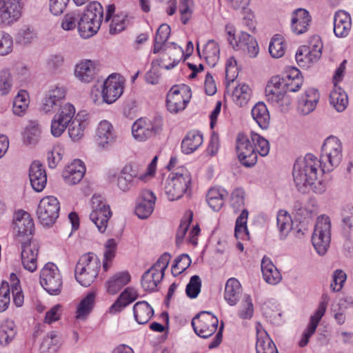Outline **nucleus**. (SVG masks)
Wrapping results in <instances>:
<instances>
[{
    "label": "nucleus",
    "instance_id": "nucleus-1",
    "mask_svg": "<svg viewBox=\"0 0 353 353\" xmlns=\"http://www.w3.org/2000/svg\"><path fill=\"white\" fill-rule=\"evenodd\" d=\"M320 168L319 159L312 154H307L303 159L296 160L294 165V181L300 192H305L308 188L317 194H322L326 185L322 181H317Z\"/></svg>",
    "mask_w": 353,
    "mask_h": 353
},
{
    "label": "nucleus",
    "instance_id": "nucleus-2",
    "mask_svg": "<svg viewBox=\"0 0 353 353\" xmlns=\"http://www.w3.org/2000/svg\"><path fill=\"white\" fill-rule=\"evenodd\" d=\"M236 150L240 162L246 167H251L257 161V154L262 157L268 154L270 144L259 134L251 132L250 137L244 134H238Z\"/></svg>",
    "mask_w": 353,
    "mask_h": 353
},
{
    "label": "nucleus",
    "instance_id": "nucleus-3",
    "mask_svg": "<svg viewBox=\"0 0 353 353\" xmlns=\"http://www.w3.org/2000/svg\"><path fill=\"white\" fill-rule=\"evenodd\" d=\"M103 16L101 5L97 1L89 3L82 14H79L78 32L81 37L88 39L99 30Z\"/></svg>",
    "mask_w": 353,
    "mask_h": 353
},
{
    "label": "nucleus",
    "instance_id": "nucleus-4",
    "mask_svg": "<svg viewBox=\"0 0 353 353\" xmlns=\"http://www.w3.org/2000/svg\"><path fill=\"white\" fill-rule=\"evenodd\" d=\"M192 177L189 171L184 167L178 168L171 172L164 184V192L170 201L181 199L190 190Z\"/></svg>",
    "mask_w": 353,
    "mask_h": 353
},
{
    "label": "nucleus",
    "instance_id": "nucleus-5",
    "mask_svg": "<svg viewBox=\"0 0 353 353\" xmlns=\"http://www.w3.org/2000/svg\"><path fill=\"white\" fill-rule=\"evenodd\" d=\"M158 157L155 156L148 166L147 171L140 174L136 165L127 164L121 170L117 178V186L123 192L128 191L139 181L145 182L148 178L154 175Z\"/></svg>",
    "mask_w": 353,
    "mask_h": 353
},
{
    "label": "nucleus",
    "instance_id": "nucleus-6",
    "mask_svg": "<svg viewBox=\"0 0 353 353\" xmlns=\"http://www.w3.org/2000/svg\"><path fill=\"white\" fill-rule=\"evenodd\" d=\"M343 159V145L334 136L327 137L321 148L320 168L322 172H330L338 167Z\"/></svg>",
    "mask_w": 353,
    "mask_h": 353
},
{
    "label": "nucleus",
    "instance_id": "nucleus-7",
    "mask_svg": "<svg viewBox=\"0 0 353 353\" xmlns=\"http://www.w3.org/2000/svg\"><path fill=\"white\" fill-rule=\"evenodd\" d=\"M101 269V261L93 253L82 255L75 268V279L82 286H90L96 279Z\"/></svg>",
    "mask_w": 353,
    "mask_h": 353
},
{
    "label": "nucleus",
    "instance_id": "nucleus-8",
    "mask_svg": "<svg viewBox=\"0 0 353 353\" xmlns=\"http://www.w3.org/2000/svg\"><path fill=\"white\" fill-rule=\"evenodd\" d=\"M267 101L282 112L287 111L291 104L286 92L284 79L279 76L272 77L268 82L265 90Z\"/></svg>",
    "mask_w": 353,
    "mask_h": 353
},
{
    "label": "nucleus",
    "instance_id": "nucleus-9",
    "mask_svg": "<svg viewBox=\"0 0 353 353\" xmlns=\"http://www.w3.org/2000/svg\"><path fill=\"white\" fill-rule=\"evenodd\" d=\"M170 259V254L164 253L149 270L144 272L141 278V286L145 291L156 290L164 277L165 270L167 269Z\"/></svg>",
    "mask_w": 353,
    "mask_h": 353
},
{
    "label": "nucleus",
    "instance_id": "nucleus-10",
    "mask_svg": "<svg viewBox=\"0 0 353 353\" xmlns=\"http://www.w3.org/2000/svg\"><path fill=\"white\" fill-rule=\"evenodd\" d=\"M162 128L163 121L161 117H155L153 119L140 118L132 124V134L136 140L145 141L160 134Z\"/></svg>",
    "mask_w": 353,
    "mask_h": 353
},
{
    "label": "nucleus",
    "instance_id": "nucleus-11",
    "mask_svg": "<svg viewBox=\"0 0 353 353\" xmlns=\"http://www.w3.org/2000/svg\"><path fill=\"white\" fill-rule=\"evenodd\" d=\"M331 222L328 216H319L315 225L312 241L316 252L320 255H324L330 243Z\"/></svg>",
    "mask_w": 353,
    "mask_h": 353
},
{
    "label": "nucleus",
    "instance_id": "nucleus-12",
    "mask_svg": "<svg viewBox=\"0 0 353 353\" xmlns=\"http://www.w3.org/2000/svg\"><path fill=\"white\" fill-rule=\"evenodd\" d=\"M124 88V80L117 74H110L103 82L101 91L102 99L100 100L97 96L93 97L96 104L106 103L111 104L117 101L123 94Z\"/></svg>",
    "mask_w": 353,
    "mask_h": 353
},
{
    "label": "nucleus",
    "instance_id": "nucleus-13",
    "mask_svg": "<svg viewBox=\"0 0 353 353\" xmlns=\"http://www.w3.org/2000/svg\"><path fill=\"white\" fill-rule=\"evenodd\" d=\"M40 283L50 294L57 295L61 292L63 284L62 276L55 264L48 263L41 269Z\"/></svg>",
    "mask_w": 353,
    "mask_h": 353
},
{
    "label": "nucleus",
    "instance_id": "nucleus-14",
    "mask_svg": "<svg viewBox=\"0 0 353 353\" xmlns=\"http://www.w3.org/2000/svg\"><path fill=\"white\" fill-rule=\"evenodd\" d=\"M59 210L60 203L55 196H45L41 199L38 205L37 219L43 225L51 226L59 217Z\"/></svg>",
    "mask_w": 353,
    "mask_h": 353
},
{
    "label": "nucleus",
    "instance_id": "nucleus-15",
    "mask_svg": "<svg viewBox=\"0 0 353 353\" xmlns=\"http://www.w3.org/2000/svg\"><path fill=\"white\" fill-rule=\"evenodd\" d=\"M92 212L90 219L100 232L105 231L108 222L112 216L109 205L100 195H94L91 199Z\"/></svg>",
    "mask_w": 353,
    "mask_h": 353
},
{
    "label": "nucleus",
    "instance_id": "nucleus-16",
    "mask_svg": "<svg viewBox=\"0 0 353 353\" xmlns=\"http://www.w3.org/2000/svg\"><path fill=\"white\" fill-rule=\"evenodd\" d=\"M76 109L70 103H63L58 109L51 122V133L59 137L75 117Z\"/></svg>",
    "mask_w": 353,
    "mask_h": 353
},
{
    "label": "nucleus",
    "instance_id": "nucleus-17",
    "mask_svg": "<svg viewBox=\"0 0 353 353\" xmlns=\"http://www.w3.org/2000/svg\"><path fill=\"white\" fill-rule=\"evenodd\" d=\"M219 319L210 312L203 311L192 320L195 333L201 338L211 336L217 330Z\"/></svg>",
    "mask_w": 353,
    "mask_h": 353
},
{
    "label": "nucleus",
    "instance_id": "nucleus-18",
    "mask_svg": "<svg viewBox=\"0 0 353 353\" xmlns=\"http://www.w3.org/2000/svg\"><path fill=\"white\" fill-rule=\"evenodd\" d=\"M190 96V89L188 86H173L167 94L168 110L173 113L184 110Z\"/></svg>",
    "mask_w": 353,
    "mask_h": 353
},
{
    "label": "nucleus",
    "instance_id": "nucleus-19",
    "mask_svg": "<svg viewBox=\"0 0 353 353\" xmlns=\"http://www.w3.org/2000/svg\"><path fill=\"white\" fill-rule=\"evenodd\" d=\"M39 250V243L36 241L21 242V259L23 268L30 272L37 269V258Z\"/></svg>",
    "mask_w": 353,
    "mask_h": 353
},
{
    "label": "nucleus",
    "instance_id": "nucleus-20",
    "mask_svg": "<svg viewBox=\"0 0 353 353\" xmlns=\"http://www.w3.org/2000/svg\"><path fill=\"white\" fill-rule=\"evenodd\" d=\"M330 298L328 295L323 294L322 295L321 301L319 304L317 310L314 314L311 316L307 327L303 334L302 339L299 341V344L300 347H305L308 343L310 338L315 332L319 321L325 313Z\"/></svg>",
    "mask_w": 353,
    "mask_h": 353
},
{
    "label": "nucleus",
    "instance_id": "nucleus-21",
    "mask_svg": "<svg viewBox=\"0 0 353 353\" xmlns=\"http://www.w3.org/2000/svg\"><path fill=\"white\" fill-rule=\"evenodd\" d=\"M330 298L328 295L323 294L322 295L321 301L319 304L317 310L314 314L311 316L307 327L303 334L302 339L299 341V344L300 347H305L308 343L310 338L315 332L319 321L325 313Z\"/></svg>",
    "mask_w": 353,
    "mask_h": 353
},
{
    "label": "nucleus",
    "instance_id": "nucleus-22",
    "mask_svg": "<svg viewBox=\"0 0 353 353\" xmlns=\"http://www.w3.org/2000/svg\"><path fill=\"white\" fill-rule=\"evenodd\" d=\"M230 37L228 41L233 48L236 50H242L250 57H255L259 52L258 44L256 39L246 32H241L236 39L234 34L228 32Z\"/></svg>",
    "mask_w": 353,
    "mask_h": 353
},
{
    "label": "nucleus",
    "instance_id": "nucleus-23",
    "mask_svg": "<svg viewBox=\"0 0 353 353\" xmlns=\"http://www.w3.org/2000/svg\"><path fill=\"white\" fill-rule=\"evenodd\" d=\"M99 70V63L97 61L83 59L76 64L74 74L79 81L89 83L95 79Z\"/></svg>",
    "mask_w": 353,
    "mask_h": 353
},
{
    "label": "nucleus",
    "instance_id": "nucleus-24",
    "mask_svg": "<svg viewBox=\"0 0 353 353\" xmlns=\"http://www.w3.org/2000/svg\"><path fill=\"white\" fill-rule=\"evenodd\" d=\"M117 135L112 125L108 121L99 123L96 132V141L98 146L103 150L108 149L113 145Z\"/></svg>",
    "mask_w": 353,
    "mask_h": 353
},
{
    "label": "nucleus",
    "instance_id": "nucleus-25",
    "mask_svg": "<svg viewBox=\"0 0 353 353\" xmlns=\"http://www.w3.org/2000/svg\"><path fill=\"white\" fill-rule=\"evenodd\" d=\"M65 94L66 90L64 87L57 86L50 90L42 101V111L49 113L57 110V108H59L63 103Z\"/></svg>",
    "mask_w": 353,
    "mask_h": 353
},
{
    "label": "nucleus",
    "instance_id": "nucleus-26",
    "mask_svg": "<svg viewBox=\"0 0 353 353\" xmlns=\"http://www.w3.org/2000/svg\"><path fill=\"white\" fill-rule=\"evenodd\" d=\"M14 230L17 237H28L32 235L34 230V222L29 213L19 210L14 216Z\"/></svg>",
    "mask_w": 353,
    "mask_h": 353
},
{
    "label": "nucleus",
    "instance_id": "nucleus-27",
    "mask_svg": "<svg viewBox=\"0 0 353 353\" xmlns=\"http://www.w3.org/2000/svg\"><path fill=\"white\" fill-rule=\"evenodd\" d=\"M156 202L154 194L148 190H143L139 199L135 213L140 219L148 218L154 211Z\"/></svg>",
    "mask_w": 353,
    "mask_h": 353
},
{
    "label": "nucleus",
    "instance_id": "nucleus-28",
    "mask_svg": "<svg viewBox=\"0 0 353 353\" xmlns=\"http://www.w3.org/2000/svg\"><path fill=\"white\" fill-rule=\"evenodd\" d=\"M29 178L32 188L36 192L42 191L46 185L47 175L43 165L39 161H34L29 170Z\"/></svg>",
    "mask_w": 353,
    "mask_h": 353
},
{
    "label": "nucleus",
    "instance_id": "nucleus-29",
    "mask_svg": "<svg viewBox=\"0 0 353 353\" xmlns=\"http://www.w3.org/2000/svg\"><path fill=\"white\" fill-rule=\"evenodd\" d=\"M85 172V167L79 159L74 160L63 172L64 181L69 185L80 182Z\"/></svg>",
    "mask_w": 353,
    "mask_h": 353
},
{
    "label": "nucleus",
    "instance_id": "nucleus-30",
    "mask_svg": "<svg viewBox=\"0 0 353 353\" xmlns=\"http://www.w3.org/2000/svg\"><path fill=\"white\" fill-rule=\"evenodd\" d=\"M320 95L316 89L308 88L300 97L298 101V109L300 112L307 115L313 112L319 100Z\"/></svg>",
    "mask_w": 353,
    "mask_h": 353
},
{
    "label": "nucleus",
    "instance_id": "nucleus-31",
    "mask_svg": "<svg viewBox=\"0 0 353 353\" xmlns=\"http://www.w3.org/2000/svg\"><path fill=\"white\" fill-rule=\"evenodd\" d=\"M3 26H10L17 21L21 16L22 6L20 0H4Z\"/></svg>",
    "mask_w": 353,
    "mask_h": 353
},
{
    "label": "nucleus",
    "instance_id": "nucleus-32",
    "mask_svg": "<svg viewBox=\"0 0 353 353\" xmlns=\"http://www.w3.org/2000/svg\"><path fill=\"white\" fill-rule=\"evenodd\" d=\"M311 21L309 12L305 9H297L293 12L291 19V30L296 34L307 31Z\"/></svg>",
    "mask_w": 353,
    "mask_h": 353
},
{
    "label": "nucleus",
    "instance_id": "nucleus-33",
    "mask_svg": "<svg viewBox=\"0 0 353 353\" xmlns=\"http://www.w3.org/2000/svg\"><path fill=\"white\" fill-rule=\"evenodd\" d=\"M352 28L350 15L343 10L336 12L334 17V32L336 37H346Z\"/></svg>",
    "mask_w": 353,
    "mask_h": 353
},
{
    "label": "nucleus",
    "instance_id": "nucleus-34",
    "mask_svg": "<svg viewBox=\"0 0 353 353\" xmlns=\"http://www.w3.org/2000/svg\"><path fill=\"white\" fill-rule=\"evenodd\" d=\"M68 125V134L73 141L80 140L84 135V130L88 124L86 114L78 113Z\"/></svg>",
    "mask_w": 353,
    "mask_h": 353
},
{
    "label": "nucleus",
    "instance_id": "nucleus-35",
    "mask_svg": "<svg viewBox=\"0 0 353 353\" xmlns=\"http://www.w3.org/2000/svg\"><path fill=\"white\" fill-rule=\"evenodd\" d=\"M261 272L264 280L269 284L279 283L282 276L272 261L267 256H263L261 261Z\"/></svg>",
    "mask_w": 353,
    "mask_h": 353
},
{
    "label": "nucleus",
    "instance_id": "nucleus-36",
    "mask_svg": "<svg viewBox=\"0 0 353 353\" xmlns=\"http://www.w3.org/2000/svg\"><path fill=\"white\" fill-rule=\"evenodd\" d=\"M138 298L137 291L132 288H127L111 305L109 312L112 314L121 312L125 307Z\"/></svg>",
    "mask_w": 353,
    "mask_h": 353
},
{
    "label": "nucleus",
    "instance_id": "nucleus-37",
    "mask_svg": "<svg viewBox=\"0 0 353 353\" xmlns=\"http://www.w3.org/2000/svg\"><path fill=\"white\" fill-rule=\"evenodd\" d=\"M321 54V52L312 50L306 48V46H302L296 53V60L300 67L307 68L311 64L317 62Z\"/></svg>",
    "mask_w": 353,
    "mask_h": 353
},
{
    "label": "nucleus",
    "instance_id": "nucleus-38",
    "mask_svg": "<svg viewBox=\"0 0 353 353\" xmlns=\"http://www.w3.org/2000/svg\"><path fill=\"white\" fill-rule=\"evenodd\" d=\"M256 330V353H279L275 344L268 333L258 327Z\"/></svg>",
    "mask_w": 353,
    "mask_h": 353
},
{
    "label": "nucleus",
    "instance_id": "nucleus-39",
    "mask_svg": "<svg viewBox=\"0 0 353 353\" xmlns=\"http://www.w3.org/2000/svg\"><path fill=\"white\" fill-rule=\"evenodd\" d=\"M131 279L130 273L128 271H123L114 274L107 281V291L109 294H115L120 290L127 285Z\"/></svg>",
    "mask_w": 353,
    "mask_h": 353
},
{
    "label": "nucleus",
    "instance_id": "nucleus-40",
    "mask_svg": "<svg viewBox=\"0 0 353 353\" xmlns=\"http://www.w3.org/2000/svg\"><path fill=\"white\" fill-rule=\"evenodd\" d=\"M241 294V286L235 278L229 279L225 284L224 299L230 305H235Z\"/></svg>",
    "mask_w": 353,
    "mask_h": 353
},
{
    "label": "nucleus",
    "instance_id": "nucleus-41",
    "mask_svg": "<svg viewBox=\"0 0 353 353\" xmlns=\"http://www.w3.org/2000/svg\"><path fill=\"white\" fill-rule=\"evenodd\" d=\"M228 195V193L223 188H212L207 194V202L213 210L219 211L223 205Z\"/></svg>",
    "mask_w": 353,
    "mask_h": 353
},
{
    "label": "nucleus",
    "instance_id": "nucleus-42",
    "mask_svg": "<svg viewBox=\"0 0 353 353\" xmlns=\"http://www.w3.org/2000/svg\"><path fill=\"white\" fill-rule=\"evenodd\" d=\"M133 313L135 321L139 324L147 323L154 314L153 308L145 301L134 305Z\"/></svg>",
    "mask_w": 353,
    "mask_h": 353
},
{
    "label": "nucleus",
    "instance_id": "nucleus-43",
    "mask_svg": "<svg viewBox=\"0 0 353 353\" xmlns=\"http://www.w3.org/2000/svg\"><path fill=\"white\" fill-rule=\"evenodd\" d=\"M203 135L197 131L189 132L181 143L182 151L185 154H191L196 150L203 143Z\"/></svg>",
    "mask_w": 353,
    "mask_h": 353
},
{
    "label": "nucleus",
    "instance_id": "nucleus-44",
    "mask_svg": "<svg viewBox=\"0 0 353 353\" xmlns=\"http://www.w3.org/2000/svg\"><path fill=\"white\" fill-rule=\"evenodd\" d=\"M329 101L330 105L339 112L344 111L348 103L346 93L337 85H334L330 92Z\"/></svg>",
    "mask_w": 353,
    "mask_h": 353
},
{
    "label": "nucleus",
    "instance_id": "nucleus-45",
    "mask_svg": "<svg viewBox=\"0 0 353 353\" xmlns=\"http://www.w3.org/2000/svg\"><path fill=\"white\" fill-rule=\"evenodd\" d=\"M252 116L262 129H267L270 125L269 111L263 102L257 103L252 109Z\"/></svg>",
    "mask_w": 353,
    "mask_h": 353
},
{
    "label": "nucleus",
    "instance_id": "nucleus-46",
    "mask_svg": "<svg viewBox=\"0 0 353 353\" xmlns=\"http://www.w3.org/2000/svg\"><path fill=\"white\" fill-rule=\"evenodd\" d=\"M95 294L93 292L88 293L79 303L76 311V319L85 320L91 312L94 304Z\"/></svg>",
    "mask_w": 353,
    "mask_h": 353
},
{
    "label": "nucleus",
    "instance_id": "nucleus-47",
    "mask_svg": "<svg viewBox=\"0 0 353 353\" xmlns=\"http://www.w3.org/2000/svg\"><path fill=\"white\" fill-rule=\"evenodd\" d=\"M220 49L214 40L209 41L204 47L203 56L210 67H214L219 59Z\"/></svg>",
    "mask_w": 353,
    "mask_h": 353
},
{
    "label": "nucleus",
    "instance_id": "nucleus-48",
    "mask_svg": "<svg viewBox=\"0 0 353 353\" xmlns=\"http://www.w3.org/2000/svg\"><path fill=\"white\" fill-rule=\"evenodd\" d=\"M300 71L293 68L290 70V74H288L285 77H282L284 79V84L286 92L298 91L303 85V78L299 77Z\"/></svg>",
    "mask_w": 353,
    "mask_h": 353
},
{
    "label": "nucleus",
    "instance_id": "nucleus-49",
    "mask_svg": "<svg viewBox=\"0 0 353 353\" xmlns=\"http://www.w3.org/2000/svg\"><path fill=\"white\" fill-rule=\"evenodd\" d=\"M248 216V211L244 209L236 219L234 228V235L236 239L242 240H248L250 239L247 228Z\"/></svg>",
    "mask_w": 353,
    "mask_h": 353
},
{
    "label": "nucleus",
    "instance_id": "nucleus-50",
    "mask_svg": "<svg viewBox=\"0 0 353 353\" xmlns=\"http://www.w3.org/2000/svg\"><path fill=\"white\" fill-rule=\"evenodd\" d=\"M251 92L249 85L245 83L239 84L232 92V100L236 105L243 106L249 101Z\"/></svg>",
    "mask_w": 353,
    "mask_h": 353
},
{
    "label": "nucleus",
    "instance_id": "nucleus-51",
    "mask_svg": "<svg viewBox=\"0 0 353 353\" xmlns=\"http://www.w3.org/2000/svg\"><path fill=\"white\" fill-rule=\"evenodd\" d=\"M41 130L36 121H30L23 132V141L27 144H34L40 139Z\"/></svg>",
    "mask_w": 353,
    "mask_h": 353
},
{
    "label": "nucleus",
    "instance_id": "nucleus-52",
    "mask_svg": "<svg viewBox=\"0 0 353 353\" xmlns=\"http://www.w3.org/2000/svg\"><path fill=\"white\" fill-rule=\"evenodd\" d=\"M15 325L12 321H6L0 325V344L6 346L15 337Z\"/></svg>",
    "mask_w": 353,
    "mask_h": 353
},
{
    "label": "nucleus",
    "instance_id": "nucleus-53",
    "mask_svg": "<svg viewBox=\"0 0 353 353\" xmlns=\"http://www.w3.org/2000/svg\"><path fill=\"white\" fill-rule=\"evenodd\" d=\"M277 226L281 237L285 239L292 228V218L286 211L280 210L277 214Z\"/></svg>",
    "mask_w": 353,
    "mask_h": 353
},
{
    "label": "nucleus",
    "instance_id": "nucleus-54",
    "mask_svg": "<svg viewBox=\"0 0 353 353\" xmlns=\"http://www.w3.org/2000/svg\"><path fill=\"white\" fill-rule=\"evenodd\" d=\"M284 39L281 35H275L271 40L269 46V52L274 58H280L285 53L283 46Z\"/></svg>",
    "mask_w": 353,
    "mask_h": 353
},
{
    "label": "nucleus",
    "instance_id": "nucleus-55",
    "mask_svg": "<svg viewBox=\"0 0 353 353\" xmlns=\"http://www.w3.org/2000/svg\"><path fill=\"white\" fill-rule=\"evenodd\" d=\"M12 77L8 69L0 71V94L1 96L8 95L12 88Z\"/></svg>",
    "mask_w": 353,
    "mask_h": 353
},
{
    "label": "nucleus",
    "instance_id": "nucleus-56",
    "mask_svg": "<svg viewBox=\"0 0 353 353\" xmlns=\"http://www.w3.org/2000/svg\"><path fill=\"white\" fill-rule=\"evenodd\" d=\"M28 93L25 90H21L15 97L13 102V112L17 115H21L28 106Z\"/></svg>",
    "mask_w": 353,
    "mask_h": 353
},
{
    "label": "nucleus",
    "instance_id": "nucleus-57",
    "mask_svg": "<svg viewBox=\"0 0 353 353\" xmlns=\"http://www.w3.org/2000/svg\"><path fill=\"white\" fill-rule=\"evenodd\" d=\"M126 15L123 14L114 15L110 21L109 32L111 34H115L123 31L127 24Z\"/></svg>",
    "mask_w": 353,
    "mask_h": 353
},
{
    "label": "nucleus",
    "instance_id": "nucleus-58",
    "mask_svg": "<svg viewBox=\"0 0 353 353\" xmlns=\"http://www.w3.org/2000/svg\"><path fill=\"white\" fill-rule=\"evenodd\" d=\"M191 264V259L186 254L179 256L176 260L174 264L172 266V273L174 276H177L185 271Z\"/></svg>",
    "mask_w": 353,
    "mask_h": 353
},
{
    "label": "nucleus",
    "instance_id": "nucleus-59",
    "mask_svg": "<svg viewBox=\"0 0 353 353\" xmlns=\"http://www.w3.org/2000/svg\"><path fill=\"white\" fill-rule=\"evenodd\" d=\"M117 248V242L114 239H108L105 244L103 269L106 271L108 269V261H110L115 256Z\"/></svg>",
    "mask_w": 353,
    "mask_h": 353
},
{
    "label": "nucleus",
    "instance_id": "nucleus-60",
    "mask_svg": "<svg viewBox=\"0 0 353 353\" xmlns=\"http://www.w3.org/2000/svg\"><path fill=\"white\" fill-rule=\"evenodd\" d=\"M13 49V39L7 32L0 30V55L6 56Z\"/></svg>",
    "mask_w": 353,
    "mask_h": 353
},
{
    "label": "nucleus",
    "instance_id": "nucleus-61",
    "mask_svg": "<svg viewBox=\"0 0 353 353\" xmlns=\"http://www.w3.org/2000/svg\"><path fill=\"white\" fill-rule=\"evenodd\" d=\"M254 307L250 296L245 295L240 305L239 315L241 319H248L253 315Z\"/></svg>",
    "mask_w": 353,
    "mask_h": 353
},
{
    "label": "nucleus",
    "instance_id": "nucleus-62",
    "mask_svg": "<svg viewBox=\"0 0 353 353\" xmlns=\"http://www.w3.org/2000/svg\"><path fill=\"white\" fill-rule=\"evenodd\" d=\"M201 281L197 275H194L190 278V282L186 286L185 292L188 297L194 299L197 297L201 291Z\"/></svg>",
    "mask_w": 353,
    "mask_h": 353
},
{
    "label": "nucleus",
    "instance_id": "nucleus-63",
    "mask_svg": "<svg viewBox=\"0 0 353 353\" xmlns=\"http://www.w3.org/2000/svg\"><path fill=\"white\" fill-rule=\"evenodd\" d=\"M10 285L7 281H2L0 288V312H4L10 303Z\"/></svg>",
    "mask_w": 353,
    "mask_h": 353
},
{
    "label": "nucleus",
    "instance_id": "nucleus-64",
    "mask_svg": "<svg viewBox=\"0 0 353 353\" xmlns=\"http://www.w3.org/2000/svg\"><path fill=\"white\" fill-rule=\"evenodd\" d=\"M79 13L72 12L66 14L63 18L61 27L64 30H72L75 28L79 23Z\"/></svg>",
    "mask_w": 353,
    "mask_h": 353
}]
</instances>
